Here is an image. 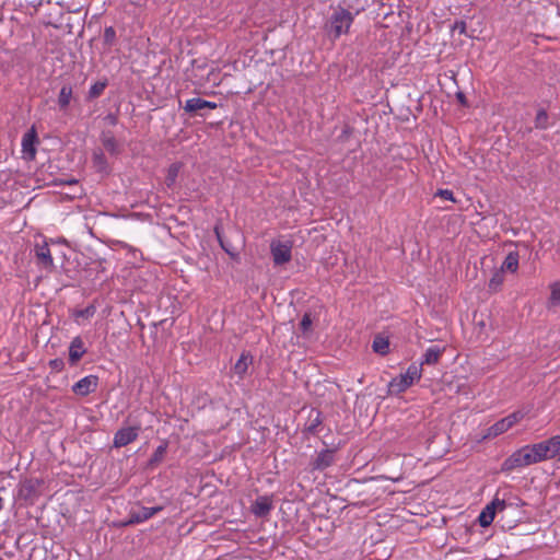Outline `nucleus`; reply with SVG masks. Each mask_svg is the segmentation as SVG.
<instances>
[{
    "instance_id": "ddd939ff",
    "label": "nucleus",
    "mask_w": 560,
    "mask_h": 560,
    "mask_svg": "<svg viewBox=\"0 0 560 560\" xmlns=\"http://www.w3.org/2000/svg\"><path fill=\"white\" fill-rule=\"evenodd\" d=\"M86 348L83 339L80 336L74 337L69 345V357L68 362L71 366H75L78 362L83 358L86 353Z\"/></svg>"
},
{
    "instance_id": "c85d7f7f",
    "label": "nucleus",
    "mask_w": 560,
    "mask_h": 560,
    "mask_svg": "<svg viewBox=\"0 0 560 560\" xmlns=\"http://www.w3.org/2000/svg\"><path fill=\"white\" fill-rule=\"evenodd\" d=\"M550 296L548 299V308L558 306L560 304V281H555L550 285Z\"/></svg>"
},
{
    "instance_id": "49530a36",
    "label": "nucleus",
    "mask_w": 560,
    "mask_h": 560,
    "mask_svg": "<svg viewBox=\"0 0 560 560\" xmlns=\"http://www.w3.org/2000/svg\"><path fill=\"white\" fill-rule=\"evenodd\" d=\"M60 185H74L78 184V180L75 178H69V179H60Z\"/></svg>"
},
{
    "instance_id": "6ab92c4d",
    "label": "nucleus",
    "mask_w": 560,
    "mask_h": 560,
    "mask_svg": "<svg viewBox=\"0 0 560 560\" xmlns=\"http://www.w3.org/2000/svg\"><path fill=\"white\" fill-rule=\"evenodd\" d=\"M521 258V249L511 250L503 260L500 270L503 272L515 273L518 269V261Z\"/></svg>"
},
{
    "instance_id": "4468645a",
    "label": "nucleus",
    "mask_w": 560,
    "mask_h": 560,
    "mask_svg": "<svg viewBox=\"0 0 560 560\" xmlns=\"http://www.w3.org/2000/svg\"><path fill=\"white\" fill-rule=\"evenodd\" d=\"M103 148L113 156H118L122 152V145L115 138L113 131L103 130L100 136Z\"/></svg>"
},
{
    "instance_id": "7ed1b4c3",
    "label": "nucleus",
    "mask_w": 560,
    "mask_h": 560,
    "mask_svg": "<svg viewBox=\"0 0 560 560\" xmlns=\"http://www.w3.org/2000/svg\"><path fill=\"white\" fill-rule=\"evenodd\" d=\"M509 508H511V505H509L504 500L494 498L480 512L478 516L479 525L481 527H488L491 525L497 514L499 515V522L503 523Z\"/></svg>"
},
{
    "instance_id": "9b49d317",
    "label": "nucleus",
    "mask_w": 560,
    "mask_h": 560,
    "mask_svg": "<svg viewBox=\"0 0 560 560\" xmlns=\"http://www.w3.org/2000/svg\"><path fill=\"white\" fill-rule=\"evenodd\" d=\"M34 253L38 266L48 271H52L56 268L50 253V248L46 242H43L42 244H36L34 247Z\"/></svg>"
},
{
    "instance_id": "6e6552de",
    "label": "nucleus",
    "mask_w": 560,
    "mask_h": 560,
    "mask_svg": "<svg viewBox=\"0 0 560 560\" xmlns=\"http://www.w3.org/2000/svg\"><path fill=\"white\" fill-rule=\"evenodd\" d=\"M140 430V427H126L119 429L114 435L113 446L116 448L127 446L138 439Z\"/></svg>"
},
{
    "instance_id": "0eeeda50",
    "label": "nucleus",
    "mask_w": 560,
    "mask_h": 560,
    "mask_svg": "<svg viewBox=\"0 0 560 560\" xmlns=\"http://www.w3.org/2000/svg\"><path fill=\"white\" fill-rule=\"evenodd\" d=\"M98 376L97 375H88L83 378L79 380L77 383H74L71 387V390L80 396L85 397L94 392H96L98 387Z\"/></svg>"
},
{
    "instance_id": "9d476101",
    "label": "nucleus",
    "mask_w": 560,
    "mask_h": 560,
    "mask_svg": "<svg viewBox=\"0 0 560 560\" xmlns=\"http://www.w3.org/2000/svg\"><path fill=\"white\" fill-rule=\"evenodd\" d=\"M219 105L214 102L206 101L200 97H192L186 101L184 110L190 115H198L203 117V109H215Z\"/></svg>"
},
{
    "instance_id": "7c9ffc66",
    "label": "nucleus",
    "mask_w": 560,
    "mask_h": 560,
    "mask_svg": "<svg viewBox=\"0 0 560 560\" xmlns=\"http://www.w3.org/2000/svg\"><path fill=\"white\" fill-rule=\"evenodd\" d=\"M534 124H535V128L540 129V130H545L550 126L549 115L546 109H544V108L538 109L535 120H534Z\"/></svg>"
},
{
    "instance_id": "4c0bfd02",
    "label": "nucleus",
    "mask_w": 560,
    "mask_h": 560,
    "mask_svg": "<svg viewBox=\"0 0 560 560\" xmlns=\"http://www.w3.org/2000/svg\"><path fill=\"white\" fill-rule=\"evenodd\" d=\"M221 248L232 258L237 257L238 253L236 249L228 242L222 243Z\"/></svg>"
},
{
    "instance_id": "2f4dec72",
    "label": "nucleus",
    "mask_w": 560,
    "mask_h": 560,
    "mask_svg": "<svg viewBox=\"0 0 560 560\" xmlns=\"http://www.w3.org/2000/svg\"><path fill=\"white\" fill-rule=\"evenodd\" d=\"M178 173H179L178 164L174 163L168 167L167 175L165 178V184L167 187H172L175 184Z\"/></svg>"
},
{
    "instance_id": "20e7f679",
    "label": "nucleus",
    "mask_w": 560,
    "mask_h": 560,
    "mask_svg": "<svg viewBox=\"0 0 560 560\" xmlns=\"http://www.w3.org/2000/svg\"><path fill=\"white\" fill-rule=\"evenodd\" d=\"M270 253L275 266H282L292 258V242L273 240L270 243Z\"/></svg>"
},
{
    "instance_id": "aec40b11",
    "label": "nucleus",
    "mask_w": 560,
    "mask_h": 560,
    "mask_svg": "<svg viewBox=\"0 0 560 560\" xmlns=\"http://www.w3.org/2000/svg\"><path fill=\"white\" fill-rule=\"evenodd\" d=\"M167 447H168V443H167V441H164L162 444H160L155 448V451L153 452V454L151 455V457L149 458V460L147 463L148 469H154L163 462V459L166 455V452H167Z\"/></svg>"
},
{
    "instance_id": "e433bc0d",
    "label": "nucleus",
    "mask_w": 560,
    "mask_h": 560,
    "mask_svg": "<svg viewBox=\"0 0 560 560\" xmlns=\"http://www.w3.org/2000/svg\"><path fill=\"white\" fill-rule=\"evenodd\" d=\"M435 197H441L445 200H451L453 202L456 201L453 191L450 189H439L435 194Z\"/></svg>"
},
{
    "instance_id": "f704fd0d",
    "label": "nucleus",
    "mask_w": 560,
    "mask_h": 560,
    "mask_svg": "<svg viewBox=\"0 0 560 560\" xmlns=\"http://www.w3.org/2000/svg\"><path fill=\"white\" fill-rule=\"evenodd\" d=\"M312 327V318L310 313H305L300 322V329L303 334H306L311 330Z\"/></svg>"
},
{
    "instance_id": "39448f33",
    "label": "nucleus",
    "mask_w": 560,
    "mask_h": 560,
    "mask_svg": "<svg viewBox=\"0 0 560 560\" xmlns=\"http://www.w3.org/2000/svg\"><path fill=\"white\" fill-rule=\"evenodd\" d=\"M164 508L162 505H156L152 508L141 506L138 511L131 510L129 512V516L127 520H124L119 523L118 526L127 527L136 524L143 523L160 513Z\"/></svg>"
},
{
    "instance_id": "bb28decb",
    "label": "nucleus",
    "mask_w": 560,
    "mask_h": 560,
    "mask_svg": "<svg viewBox=\"0 0 560 560\" xmlns=\"http://www.w3.org/2000/svg\"><path fill=\"white\" fill-rule=\"evenodd\" d=\"M107 85H108L107 79L97 81L94 84H92L88 92L86 101H93L95 98H98L104 93Z\"/></svg>"
},
{
    "instance_id": "5701e85b",
    "label": "nucleus",
    "mask_w": 560,
    "mask_h": 560,
    "mask_svg": "<svg viewBox=\"0 0 560 560\" xmlns=\"http://www.w3.org/2000/svg\"><path fill=\"white\" fill-rule=\"evenodd\" d=\"M253 362V357L248 352H243L233 366L234 373L241 378L246 374L248 365Z\"/></svg>"
},
{
    "instance_id": "a19ab883",
    "label": "nucleus",
    "mask_w": 560,
    "mask_h": 560,
    "mask_svg": "<svg viewBox=\"0 0 560 560\" xmlns=\"http://www.w3.org/2000/svg\"><path fill=\"white\" fill-rule=\"evenodd\" d=\"M352 131L353 129L350 126H345V128L341 131L340 138L348 139L351 136Z\"/></svg>"
},
{
    "instance_id": "4be33fe9",
    "label": "nucleus",
    "mask_w": 560,
    "mask_h": 560,
    "mask_svg": "<svg viewBox=\"0 0 560 560\" xmlns=\"http://www.w3.org/2000/svg\"><path fill=\"white\" fill-rule=\"evenodd\" d=\"M443 351H444V349L440 348L438 346L428 348L425 350V352L423 354V359L419 365L422 368L423 364L432 365V364L438 363Z\"/></svg>"
},
{
    "instance_id": "cd10ccee",
    "label": "nucleus",
    "mask_w": 560,
    "mask_h": 560,
    "mask_svg": "<svg viewBox=\"0 0 560 560\" xmlns=\"http://www.w3.org/2000/svg\"><path fill=\"white\" fill-rule=\"evenodd\" d=\"M372 349L374 352L381 354V355H385L388 353L389 351V341L387 338L385 337H382V336H376L374 339H373V343H372Z\"/></svg>"
},
{
    "instance_id": "37998d69",
    "label": "nucleus",
    "mask_w": 560,
    "mask_h": 560,
    "mask_svg": "<svg viewBox=\"0 0 560 560\" xmlns=\"http://www.w3.org/2000/svg\"><path fill=\"white\" fill-rule=\"evenodd\" d=\"M510 510H513V506L511 505V508L508 509V512L504 516V522L502 523V527H508V528H513L514 525L511 523V522H505V520H509V516H510Z\"/></svg>"
},
{
    "instance_id": "58836bf2",
    "label": "nucleus",
    "mask_w": 560,
    "mask_h": 560,
    "mask_svg": "<svg viewBox=\"0 0 560 560\" xmlns=\"http://www.w3.org/2000/svg\"><path fill=\"white\" fill-rule=\"evenodd\" d=\"M466 27H467V25H466L465 21H455V23L452 26V31L453 32L457 31L459 34H465Z\"/></svg>"
},
{
    "instance_id": "a878e982",
    "label": "nucleus",
    "mask_w": 560,
    "mask_h": 560,
    "mask_svg": "<svg viewBox=\"0 0 560 560\" xmlns=\"http://www.w3.org/2000/svg\"><path fill=\"white\" fill-rule=\"evenodd\" d=\"M547 450L549 453V458L553 459H560V435L551 436L547 440H545Z\"/></svg>"
},
{
    "instance_id": "79ce46f5",
    "label": "nucleus",
    "mask_w": 560,
    "mask_h": 560,
    "mask_svg": "<svg viewBox=\"0 0 560 560\" xmlns=\"http://www.w3.org/2000/svg\"><path fill=\"white\" fill-rule=\"evenodd\" d=\"M214 234L217 236V240H218L220 246L222 245V243H225L219 225L214 226Z\"/></svg>"
},
{
    "instance_id": "a18cd8bd",
    "label": "nucleus",
    "mask_w": 560,
    "mask_h": 560,
    "mask_svg": "<svg viewBox=\"0 0 560 560\" xmlns=\"http://www.w3.org/2000/svg\"><path fill=\"white\" fill-rule=\"evenodd\" d=\"M93 313H94V307L93 306H89L85 310L80 311L79 315L83 316V317H88V316L92 315Z\"/></svg>"
},
{
    "instance_id": "f3484780",
    "label": "nucleus",
    "mask_w": 560,
    "mask_h": 560,
    "mask_svg": "<svg viewBox=\"0 0 560 560\" xmlns=\"http://www.w3.org/2000/svg\"><path fill=\"white\" fill-rule=\"evenodd\" d=\"M40 486V481L37 479H27L21 483L19 494L26 501L34 502V500L38 497V488Z\"/></svg>"
},
{
    "instance_id": "c756f323",
    "label": "nucleus",
    "mask_w": 560,
    "mask_h": 560,
    "mask_svg": "<svg viewBox=\"0 0 560 560\" xmlns=\"http://www.w3.org/2000/svg\"><path fill=\"white\" fill-rule=\"evenodd\" d=\"M504 282V272L502 270H495L489 280L488 288L491 292H498Z\"/></svg>"
},
{
    "instance_id": "412c9836",
    "label": "nucleus",
    "mask_w": 560,
    "mask_h": 560,
    "mask_svg": "<svg viewBox=\"0 0 560 560\" xmlns=\"http://www.w3.org/2000/svg\"><path fill=\"white\" fill-rule=\"evenodd\" d=\"M92 163H93V167L98 173L108 174L110 172L107 159L101 149H96L93 151Z\"/></svg>"
},
{
    "instance_id": "de8ad7c7",
    "label": "nucleus",
    "mask_w": 560,
    "mask_h": 560,
    "mask_svg": "<svg viewBox=\"0 0 560 560\" xmlns=\"http://www.w3.org/2000/svg\"><path fill=\"white\" fill-rule=\"evenodd\" d=\"M516 247H517V248H522V249H524L525 252H527V250H528V246H527L525 243L517 244V245H516Z\"/></svg>"
},
{
    "instance_id": "1a4fd4ad",
    "label": "nucleus",
    "mask_w": 560,
    "mask_h": 560,
    "mask_svg": "<svg viewBox=\"0 0 560 560\" xmlns=\"http://www.w3.org/2000/svg\"><path fill=\"white\" fill-rule=\"evenodd\" d=\"M529 466L527 460V454L523 451V447L513 452L509 457H506L502 465L501 470L504 472L512 471L514 469Z\"/></svg>"
},
{
    "instance_id": "c9c22d12",
    "label": "nucleus",
    "mask_w": 560,
    "mask_h": 560,
    "mask_svg": "<svg viewBox=\"0 0 560 560\" xmlns=\"http://www.w3.org/2000/svg\"><path fill=\"white\" fill-rule=\"evenodd\" d=\"M49 368L55 372H61L65 369V361L61 358H56L49 361Z\"/></svg>"
},
{
    "instance_id": "473e14b6",
    "label": "nucleus",
    "mask_w": 560,
    "mask_h": 560,
    "mask_svg": "<svg viewBox=\"0 0 560 560\" xmlns=\"http://www.w3.org/2000/svg\"><path fill=\"white\" fill-rule=\"evenodd\" d=\"M103 42L108 47H112L116 44V31L113 26L105 27L103 34Z\"/></svg>"
},
{
    "instance_id": "ea45409f",
    "label": "nucleus",
    "mask_w": 560,
    "mask_h": 560,
    "mask_svg": "<svg viewBox=\"0 0 560 560\" xmlns=\"http://www.w3.org/2000/svg\"><path fill=\"white\" fill-rule=\"evenodd\" d=\"M104 120L110 126H116L118 124V117L116 114L109 113L104 117Z\"/></svg>"
},
{
    "instance_id": "f8f14e48",
    "label": "nucleus",
    "mask_w": 560,
    "mask_h": 560,
    "mask_svg": "<svg viewBox=\"0 0 560 560\" xmlns=\"http://www.w3.org/2000/svg\"><path fill=\"white\" fill-rule=\"evenodd\" d=\"M335 463V450L326 448L320 451L310 463L311 470L323 471Z\"/></svg>"
},
{
    "instance_id": "c03bdc74",
    "label": "nucleus",
    "mask_w": 560,
    "mask_h": 560,
    "mask_svg": "<svg viewBox=\"0 0 560 560\" xmlns=\"http://www.w3.org/2000/svg\"><path fill=\"white\" fill-rule=\"evenodd\" d=\"M456 98L458 101V103L463 106H467V98L465 96V94L463 92H457L456 93Z\"/></svg>"
},
{
    "instance_id": "393cba45",
    "label": "nucleus",
    "mask_w": 560,
    "mask_h": 560,
    "mask_svg": "<svg viewBox=\"0 0 560 560\" xmlns=\"http://www.w3.org/2000/svg\"><path fill=\"white\" fill-rule=\"evenodd\" d=\"M510 429L504 418L497 421L494 424L487 429V433L483 435V439H492L495 438Z\"/></svg>"
},
{
    "instance_id": "f03ea898",
    "label": "nucleus",
    "mask_w": 560,
    "mask_h": 560,
    "mask_svg": "<svg viewBox=\"0 0 560 560\" xmlns=\"http://www.w3.org/2000/svg\"><path fill=\"white\" fill-rule=\"evenodd\" d=\"M422 368L416 363H412L407 369L406 373H401L394 377L388 384V392L390 394L399 395L406 392L415 381L421 378Z\"/></svg>"
},
{
    "instance_id": "423d86ee",
    "label": "nucleus",
    "mask_w": 560,
    "mask_h": 560,
    "mask_svg": "<svg viewBox=\"0 0 560 560\" xmlns=\"http://www.w3.org/2000/svg\"><path fill=\"white\" fill-rule=\"evenodd\" d=\"M523 451L527 454L529 466L550 459L545 440L538 443L527 444L523 446Z\"/></svg>"
},
{
    "instance_id": "2eb2a0df",
    "label": "nucleus",
    "mask_w": 560,
    "mask_h": 560,
    "mask_svg": "<svg viewBox=\"0 0 560 560\" xmlns=\"http://www.w3.org/2000/svg\"><path fill=\"white\" fill-rule=\"evenodd\" d=\"M272 499L268 495L258 497L250 505V512L260 518L267 517L272 510Z\"/></svg>"
},
{
    "instance_id": "a211bd4d",
    "label": "nucleus",
    "mask_w": 560,
    "mask_h": 560,
    "mask_svg": "<svg viewBox=\"0 0 560 560\" xmlns=\"http://www.w3.org/2000/svg\"><path fill=\"white\" fill-rule=\"evenodd\" d=\"M38 142L37 135L34 128L24 133L22 138V151L28 160L35 159L36 148Z\"/></svg>"
},
{
    "instance_id": "f257e3e1",
    "label": "nucleus",
    "mask_w": 560,
    "mask_h": 560,
    "mask_svg": "<svg viewBox=\"0 0 560 560\" xmlns=\"http://www.w3.org/2000/svg\"><path fill=\"white\" fill-rule=\"evenodd\" d=\"M353 14L345 8H338L334 11L326 24V31L332 39L339 38L342 34H347L353 23Z\"/></svg>"
},
{
    "instance_id": "b1692460",
    "label": "nucleus",
    "mask_w": 560,
    "mask_h": 560,
    "mask_svg": "<svg viewBox=\"0 0 560 560\" xmlns=\"http://www.w3.org/2000/svg\"><path fill=\"white\" fill-rule=\"evenodd\" d=\"M72 98V86L70 84H65L59 92L58 95V106L59 109L65 112L70 105Z\"/></svg>"
},
{
    "instance_id": "dca6fc26",
    "label": "nucleus",
    "mask_w": 560,
    "mask_h": 560,
    "mask_svg": "<svg viewBox=\"0 0 560 560\" xmlns=\"http://www.w3.org/2000/svg\"><path fill=\"white\" fill-rule=\"evenodd\" d=\"M323 420L324 418L322 411L316 408H312L302 430L303 434H317L319 427L323 424Z\"/></svg>"
},
{
    "instance_id": "09e8293b",
    "label": "nucleus",
    "mask_w": 560,
    "mask_h": 560,
    "mask_svg": "<svg viewBox=\"0 0 560 560\" xmlns=\"http://www.w3.org/2000/svg\"><path fill=\"white\" fill-rule=\"evenodd\" d=\"M3 509L2 498L0 497V511Z\"/></svg>"
},
{
    "instance_id": "72a5a7b5",
    "label": "nucleus",
    "mask_w": 560,
    "mask_h": 560,
    "mask_svg": "<svg viewBox=\"0 0 560 560\" xmlns=\"http://www.w3.org/2000/svg\"><path fill=\"white\" fill-rule=\"evenodd\" d=\"M525 413L522 410H516L509 416L504 417L508 425L512 428L514 424H516L518 421H521L524 418Z\"/></svg>"
}]
</instances>
